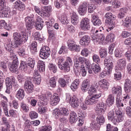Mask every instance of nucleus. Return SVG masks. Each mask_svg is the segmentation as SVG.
<instances>
[{
    "instance_id": "nucleus-32",
    "label": "nucleus",
    "mask_w": 131,
    "mask_h": 131,
    "mask_svg": "<svg viewBox=\"0 0 131 131\" xmlns=\"http://www.w3.org/2000/svg\"><path fill=\"white\" fill-rule=\"evenodd\" d=\"M70 104H71L73 108H77V107L79 106V104H80V102H79V100L78 99V98H77V97L75 96V95H74L73 96H72V100H71Z\"/></svg>"
},
{
    "instance_id": "nucleus-57",
    "label": "nucleus",
    "mask_w": 131,
    "mask_h": 131,
    "mask_svg": "<svg viewBox=\"0 0 131 131\" xmlns=\"http://www.w3.org/2000/svg\"><path fill=\"white\" fill-rule=\"evenodd\" d=\"M33 37L34 40H37L40 43L43 40V38L40 37V34L38 32H36L34 34Z\"/></svg>"
},
{
    "instance_id": "nucleus-23",
    "label": "nucleus",
    "mask_w": 131,
    "mask_h": 131,
    "mask_svg": "<svg viewBox=\"0 0 131 131\" xmlns=\"http://www.w3.org/2000/svg\"><path fill=\"white\" fill-rule=\"evenodd\" d=\"M2 98L5 100V101L3 100L1 103V105L3 108V110L6 116H7V117H10V115H9V112L8 111V103L7 102L8 101V98H7V97L5 96H3Z\"/></svg>"
},
{
    "instance_id": "nucleus-49",
    "label": "nucleus",
    "mask_w": 131,
    "mask_h": 131,
    "mask_svg": "<svg viewBox=\"0 0 131 131\" xmlns=\"http://www.w3.org/2000/svg\"><path fill=\"white\" fill-rule=\"evenodd\" d=\"M49 85L51 88H56V85H57V77L54 76L50 78L49 80Z\"/></svg>"
},
{
    "instance_id": "nucleus-11",
    "label": "nucleus",
    "mask_w": 131,
    "mask_h": 131,
    "mask_svg": "<svg viewBox=\"0 0 131 131\" xmlns=\"http://www.w3.org/2000/svg\"><path fill=\"white\" fill-rule=\"evenodd\" d=\"M90 19L85 17L82 18L81 19L80 24V28L81 30L83 31H89L91 29L92 26L91 25V22Z\"/></svg>"
},
{
    "instance_id": "nucleus-14",
    "label": "nucleus",
    "mask_w": 131,
    "mask_h": 131,
    "mask_svg": "<svg viewBox=\"0 0 131 131\" xmlns=\"http://www.w3.org/2000/svg\"><path fill=\"white\" fill-rule=\"evenodd\" d=\"M70 110L68 107H61L59 108H55L53 111L52 114H59L62 116H69L70 114Z\"/></svg>"
},
{
    "instance_id": "nucleus-51",
    "label": "nucleus",
    "mask_w": 131,
    "mask_h": 131,
    "mask_svg": "<svg viewBox=\"0 0 131 131\" xmlns=\"http://www.w3.org/2000/svg\"><path fill=\"white\" fill-rule=\"evenodd\" d=\"M68 53V48L66 46H62L58 51L59 55H66Z\"/></svg>"
},
{
    "instance_id": "nucleus-36",
    "label": "nucleus",
    "mask_w": 131,
    "mask_h": 131,
    "mask_svg": "<svg viewBox=\"0 0 131 131\" xmlns=\"http://www.w3.org/2000/svg\"><path fill=\"white\" fill-rule=\"evenodd\" d=\"M115 99L114 98V95L113 94H110L107 96V98L106 100V105L108 107H111L114 104V101Z\"/></svg>"
},
{
    "instance_id": "nucleus-2",
    "label": "nucleus",
    "mask_w": 131,
    "mask_h": 131,
    "mask_svg": "<svg viewBox=\"0 0 131 131\" xmlns=\"http://www.w3.org/2000/svg\"><path fill=\"white\" fill-rule=\"evenodd\" d=\"M25 21L26 22V27L28 30H31L33 28V26L35 25V28L37 30H41L43 28L45 22L43 19L39 16L36 19L34 14L31 13L25 17Z\"/></svg>"
},
{
    "instance_id": "nucleus-10",
    "label": "nucleus",
    "mask_w": 131,
    "mask_h": 131,
    "mask_svg": "<svg viewBox=\"0 0 131 131\" xmlns=\"http://www.w3.org/2000/svg\"><path fill=\"white\" fill-rule=\"evenodd\" d=\"M94 35L91 37V40L93 41L94 45H98L100 40L103 41L105 40V35L99 32L98 30L94 33Z\"/></svg>"
},
{
    "instance_id": "nucleus-30",
    "label": "nucleus",
    "mask_w": 131,
    "mask_h": 131,
    "mask_svg": "<svg viewBox=\"0 0 131 131\" xmlns=\"http://www.w3.org/2000/svg\"><path fill=\"white\" fill-rule=\"evenodd\" d=\"M124 92L126 94H129L131 92V80L126 79L124 83Z\"/></svg>"
},
{
    "instance_id": "nucleus-12",
    "label": "nucleus",
    "mask_w": 131,
    "mask_h": 131,
    "mask_svg": "<svg viewBox=\"0 0 131 131\" xmlns=\"http://www.w3.org/2000/svg\"><path fill=\"white\" fill-rule=\"evenodd\" d=\"M30 78H27L24 84V90L28 95H31L34 92V86Z\"/></svg>"
},
{
    "instance_id": "nucleus-41",
    "label": "nucleus",
    "mask_w": 131,
    "mask_h": 131,
    "mask_svg": "<svg viewBox=\"0 0 131 131\" xmlns=\"http://www.w3.org/2000/svg\"><path fill=\"white\" fill-rule=\"evenodd\" d=\"M119 69L121 70L126 66V59L125 58L120 59L118 60Z\"/></svg>"
},
{
    "instance_id": "nucleus-22",
    "label": "nucleus",
    "mask_w": 131,
    "mask_h": 131,
    "mask_svg": "<svg viewBox=\"0 0 131 131\" xmlns=\"http://www.w3.org/2000/svg\"><path fill=\"white\" fill-rule=\"evenodd\" d=\"M59 102H60V95L57 93L53 94L51 98L50 105L51 106H57L59 104Z\"/></svg>"
},
{
    "instance_id": "nucleus-28",
    "label": "nucleus",
    "mask_w": 131,
    "mask_h": 131,
    "mask_svg": "<svg viewBox=\"0 0 131 131\" xmlns=\"http://www.w3.org/2000/svg\"><path fill=\"white\" fill-rule=\"evenodd\" d=\"M16 83V79L14 76H11L10 77H7L6 79V86H9V88H13V85Z\"/></svg>"
},
{
    "instance_id": "nucleus-42",
    "label": "nucleus",
    "mask_w": 131,
    "mask_h": 131,
    "mask_svg": "<svg viewBox=\"0 0 131 131\" xmlns=\"http://www.w3.org/2000/svg\"><path fill=\"white\" fill-rule=\"evenodd\" d=\"M37 52V42L36 41H33L31 44V53L34 55Z\"/></svg>"
},
{
    "instance_id": "nucleus-24",
    "label": "nucleus",
    "mask_w": 131,
    "mask_h": 131,
    "mask_svg": "<svg viewBox=\"0 0 131 131\" xmlns=\"http://www.w3.org/2000/svg\"><path fill=\"white\" fill-rule=\"evenodd\" d=\"M91 22L93 23L94 26H100L102 23L101 19L99 18V16L96 13H94L91 15Z\"/></svg>"
},
{
    "instance_id": "nucleus-48",
    "label": "nucleus",
    "mask_w": 131,
    "mask_h": 131,
    "mask_svg": "<svg viewBox=\"0 0 131 131\" xmlns=\"http://www.w3.org/2000/svg\"><path fill=\"white\" fill-rule=\"evenodd\" d=\"M51 12H52V6H50L44 7L42 11V13L46 14V15L42 16V17L43 18H45V17H47V16H48V14H49V13H51Z\"/></svg>"
},
{
    "instance_id": "nucleus-31",
    "label": "nucleus",
    "mask_w": 131,
    "mask_h": 131,
    "mask_svg": "<svg viewBox=\"0 0 131 131\" xmlns=\"http://www.w3.org/2000/svg\"><path fill=\"white\" fill-rule=\"evenodd\" d=\"M91 82L89 79H85L82 82L81 89L82 92H88V89L90 87Z\"/></svg>"
},
{
    "instance_id": "nucleus-4",
    "label": "nucleus",
    "mask_w": 131,
    "mask_h": 131,
    "mask_svg": "<svg viewBox=\"0 0 131 131\" xmlns=\"http://www.w3.org/2000/svg\"><path fill=\"white\" fill-rule=\"evenodd\" d=\"M7 52L9 53L10 60H13L12 62L8 63V67L12 73H16V74H17L19 72L18 71V66H19V60H18V57L14 51Z\"/></svg>"
},
{
    "instance_id": "nucleus-35",
    "label": "nucleus",
    "mask_w": 131,
    "mask_h": 131,
    "mask_svg": "<svg viewBox=\"0 0 131 131\" xmlns=\"http://www.w3.org/2000/svg\"><path fill=\"white\" fill-rule=\"evenodd\" d=\"M15 97L18 100L21 101L24 99V97H25V92H24V90L22 89H19L16 92Z\"/></svg>"
},
{
    "instance_id": "nucleus-40",
    "label": "nucleus",
    "mask_w": 131,
    "mask_h": 131,
    "mask_svg": "<svg viewBox=\"0 0 131 131\" xmlns=\"http://www.w3.org/2000/svg\"><path fill=\"white\" fill-rule=\"evenodd\" d=\"M80 82L79 79H75L71 84L70 88L73 92H75L78 89V85Z\"/></svg>"
},
{
    "instance_id": "nucleus-39",
    "label": "nucleus",
    "mask_w": 131,
    "mask_h": 131,
    "mask_svg": "<svg viewBox=\"0 0 131 131\" xmlns=\"http://www.w3.org/2000/svg\"><path fill=\"white\" fill-rule=\"evenodd\" d=\"M14 49H17V54L19 55V57H25L26 55V49L23 46L21 47V45Z\"/></svg>"
},
{
    "instance_id": "nucleus-61",
    "label": "nucleus",
    "mask_w": 131,
    "mask_h": 131,
    "mask_svg": "<svg viewBox=\"0 0 131 131\" xmlns=\"http://www.w3.org/2000/svg\"><path fill=\"white\" fill-rule=\"evenodd\" d=\"M123 53V51L122 50L117 49H116L115 51V56L116 58H118V59H119L120 58H121L122 57V53Z\"/></svg>"
},
{
    "instance_id": "nucleus-19",
    "label": "nucleus",
    "mask_w": 131,
    "mask_h": 131,
    "mask_svg": "<svg viewBox=\"0 0 131 131\" xmlns=\"http://www.w3.org/2000/svg\"><path fill=\"white\" fill-rule=\"evenodd\" d=\"M105 107V104L103 102H99L96 105L95 107V113L104 114L107 108Z\"/></svg>"
},
{
    "instance_id": "nucleus-53",
    "label": "nucleus",
    "mask_w": 131,
    "mask_h": 131,
    "mask_svg": "<svg viewBox=\"0 0 131 131\" xmlns=\"http://www.w3.org/2000/svg\"><path fill=\"white\" fill-rule=\"evenodd\" d=\"M115 39V35L113 33L108 34L106 37V40L108 42H113Z\"/></svg>"
},
{
    "instance_id": "nucleus-15",
    "label": "nucleus",
    "mask_w": 131,
    "mask_h": 131,
    "mask_svg": "<svg viewBox=\"0 0 131 131\" xmlns=\"http://www.w3.org/2000/svg\"><path fill=\"white\" fill-rule=\"evenodd\" d=\"M51 55V49L48 46L43 47L39 51V56L41 59H48Z\"/></svg>"
},
{
    "instance_id": "nucleus-46",
    "label": "nucleus",
    "mask_w": 131,
    "mask_h": 131,
    "mask_svg": "<svg viewBox=\"0 0 131 131\" xmlns=\"http://www.w3.org/2000/svg\"><path fill=\"white\" fill-rule=\"evenodd\" d=\"M0 27L2 29H3V28H4V29L8 31H10L11 29L10 25L7 24L5 20H1L0 21Z\"/></svg>"
},
{
    "instance_id": "nucleus-52",
    "label": "nucleus",
    "mask_w": 131,
    "mask_h": 131,
    "mask_svg": "<svg viewBox=\"0 0 131 131\" xmlns=\"http://www.w3.org/2000/svg\"><path fill=\"white\" fill-rule=\"evenodd\" d=\"M48 32L49 33V39H50V40H52V41H55V40H56V37H55V30H48Z\"/></svg>"
},
{
    "instance_id": "nucleus-56",
    "label": "nucleus",
    "mask_w": 131,
    "mask_h": 131,
    "mask_svg": "<svg viewBox=\"0 0 131 131\" xmlns=\"http://www.w3.org/2000/svg\"><path fill=\"white\" fill-rule=\"evenodd\" d=\"M8 0H0V13L3 12L5 9L8 8L6 3Z\"/></svg>"
},
{
    "instance_id": "nucleus-27",
    "label": "nucleus",
    "mask_w": 131,
    "mask_h": 131,
    "mask_svg": "<svg viewBox=\"0 0 131 131\" xmlns=\"http://www.w3.org/2000/svg\"><path fill=\"white\" fill-rule=\"evenodd\" d=\"M112 93L113 95H116L117 98H119L122 94V88L120 86H114L112 89Z\"/></svg>"
},
{
    "instance_id": "nucleus-18",
    "label": "nucleus",
    "mask_w": 131,
    "mask_h": 131,
    "mask_svg": "<svg viewBox=\"0 0 131 131\" xmlns=\"http://www.w3.org/2000/svg\"><path fill=\"white\" fill-rule=\"evenodd\" d=\"M88 70V72L90 74H92L93 72L94 73H99V72H100L101 71V67H100V65L99 63L95 64L93 63L92 64L90 63V68L86 69Z\"/></svg>"
},
{
    "instance_id": "nucleus-54",
    "label": "nucleus",
    "mask_w": 131,
    "mask_h": 131,
    "mask_svg": "<svg viewBox=\"0 0 131 131\" xmlns=\"http://www.w3.org/2000/svg\"><path fill=\"white\" fill-rule=\"evenodd\" d=\"M49 69L50 70L51 72L53 73H56L57 71H58V68H57V66L53 63H50L48 66Z\"/></svg>"
},
{
    "instance_id": "nucleus-58",
    "label": "nucleus",
    "mask_w": 131,
    "mask_h": 131,
    "mask_svg": "<svg viewBox=\"0 0 131 131\" xmlns=\"http://www.w3.org/2000/svg\"><path fill=\"white\" fill-rule=\"evenodd\" d=\"M34 10L35 13H37V14H38L39 16H41V17H42V16H45L47 15V14L42 13V10H41V9L40 8V7L38 6H34Z\"/></svg>"
},
{
    "instance_id": "nucleus-16",
    "label": "nucleus",
    "mask_w": 131,
    "mask_h": 131,
    "mask_svg": "<svg viewBox=\"0 0 131 131\" xmlns=\"http://www.w3.org/2000/svg\"><path fill=\"white\" fill-rule=\"evenodd\" d=\"M88 6L89 3L86 2H83L80 3L78 8V12L80 16H84V15L86 14Z\"/></svg>"
},
{
    "instance_id": "nucleus-20",
    "label": "nucleus",
    "mask_w": 131,
    "mask_h": 131,
    "mask_svg": "<svg viewBox=\"0 0 131 131\" xmlns=\"http://www.w3.org/2000/svg\"><path fill=\"white\" fill-rule=\"evenodd\" d=\"M98 54L99 57L101 59H104V63H105V60L106 59H108L110 61H112V60H111L109 57L107 56L108 55V52L107 51V49L105 48H101L98 51Z\"/></svg>"
},
{
    "instance_id": "nucleus-1",
    "label": "nucleus",
    "mask_w": 131,
    "mask_h": 131,
    "mask_svg": "<svg viewBox=\"0 0 131 131\" xmlns=\"http://www.w3.org/2000/svg\"><path fill=\"white\" fill-rule=\"evenodd\" d=\"M28 40V35L24 31L16 32L12 34V41L8 40L5 46L6 51L9 52H14V49L19 48L22 46L23 42L25 43Z\"/></svg>"
},
{
    "instance_id": "nucleus-5",
    "label": "nucleus",
    "mask_w": 131,
    "mask_h": 131,
    "mask_svg": "<svg viewBox=\"0 0 131 131\" xmlns=\"http://www.w3.org/2000/svg\"><path fill=\"white\" fill-rule=\"evenodd\" d=\"M57 64L58 68L63 72H69L70 68L73 64V61L70 57H67L66 60L61 57L58 59Z\"/></svg>"
},
{
    "instance_id": "nucleus-38",
    "label": "nucleus",
    "mask_w": 131,
    "mask_h": 131,
    "mask_svg": "<svg viewBox=\"0 0 131 131\" xmlns=\"http://www.w3.org/2000/svg\"><path fill=\"white\" fill-rule=\"evenodd\" d=\"M90 127L92 130H99L101 126L100 124H98L96 121L93 120L91 121V123H90Z\"/></svg>"
},
{
    "instance_id": "nucleus-50",
    "label": "nucleus",
    "mask_w": 131,
    "mask_h": 131,
    "mask_svg": "<svg viewBox=\"0 0 131 131\" xmlns=\"http://www.w3.org/2000/svg\"><path fill=\"white\" fill-rule=\"evenodd\" d=\"M53 115L54 116L55 119L59 120V121L60 122H64L66 121V118L64 117L65 116H63L58 114H53Z\"/></svg>"
},
{
    "instance_id": "nucleus-9",
    "label": "nucleus",
    "mask_w": 131,
    "mask_h": 131,
    "mask_svg": "<svg viewBox=\"0 0 131 131\" xmlns=\"http://www.w3.org/2000/svg\"><path fill=\"white\" fill-rule=\"evenodd\" d=\"M102 94L99 93L95 95H89L85 100V103L87 105H94L99 102V98H101Z\"/></svg>"
},
{
    "instance_id": "nucleus-7",
    "label": "nucleus",
    "mask_w": 131,
    "mask_h": 131,
    "mask_svg": "<svg viewBox=\"0 0 131 131\" xmlns=\"http://www.w3.org/2000/svg\"><path fill=\"white\" fill-rule=\"evenodd\" d=\"M105 19V23L108 25V29L112 30L115 27V20L116 16L113 15L111 12H107L104 15Z\"/></svg>"
},
{
    "instance_id": "nucleus-21",
    "label": "nucleus",
    "mask_w": 131,
    "mask_h": 131,
    "mask_svg": "<svg viewBox=\"0 0 131 131\" xmlns=\"http://www.w3.org/2000/svg\"><path fill=\"white\" fill-rule=\"evenodd\" d=\"M14 9L20 12H23L25 10L26 6L24 3L21 2L20 0H17L13 5Z\"/></svg>"
},
{
    "instance_id": "nucleus-3",
    "label": "nucleus",
    "mask_w": 131,
    "mask_h": 131,
    "mask_svg": "<svg viewBox=\"0 0 131 131\" xmlns=\"http://www.w3.org/2000/svg\"><path fill=\"white\" fill-rule=\"evenodd\" d=\"M107 119L114 124H117L118 122H121L124 120V113L120 110L117 111L112 110L108 113Z\"/></svg>"
},
{
    "instance_id": "nucleus-55",
    "label": "nucleus",
    "mask_w": 131,
    "mask_h": 131,
    "mask_svg": "<svg viewBox=\"0 0 131 131\" xmlns=\"http://www.w3.org/2000/svg\"><path fill=\"white\" fill-rule=\"evenodd\" d=\"M59 86L60 88H66L67 86V84L68 83L64 79L62 78H60L58 80Z\"/></svg>"
},
{
    "instance_id": "nucleus-62",
    "label": "nucleus",
    "mask_w": 131,
    "mask_h": 131,
    "mask_svg": "<svg viewBox=\"0 0 131 131\" xmlns=\"http://www.w3.org/2000/svg\"><path fill=\"white\" fill-rule=\"evenodd\" d=\"M20 108L24 112H28V111H29L28 105L24 102H21Z\"/></svg>"
},
{
    "instance_id": "nucleus-8",
    "label": "nucleus",
    "mask_w": 131,
    "mask_h": 131,
    "mask_svg": "<svg viewBox=\"0 0 131 131\" xmlns=\"http://www.w3.org/2000/svg\"><path fill=\"white\" fill-rule=\"evenodd\" d=\"M85 64L86 68H91V62H89V60L84 57H79L76 58L74 60V65L76 68H80V67H83L84 66L83 64Z\"/></svg>"
},
{
    "instance_id": "nucleus-25",
    "label": "nucleus",
    "mask_w": 131,
    "mask_h": 131,
    "mask_svg": "<svg viewBox=\"0 0 131 131\" xmlns=\"http://www.w3.org/2000/svg\"><path fill=\"white\" fill-rule=\"evenodd\" d=\"M91 37L90 36L86 35L82 37L80 40V44L83 47H88L91 42Z\"/></svg>"
},
{
    "instance_id": "nucleus-45",
    "label": "nucleus",
    "mask_w": 131,
    "mask_h": 131,
    "mask_svg": "<svg viewBox=\"0 0 131 131\" xmlns=\"http://www.w3.org/2000/svg\"><path fill=\"white\" fill-rule=\"evenodd\" d=\"M37 68L40 72H43L46 70V64L45 62L39 60L37 62Z\"/></svg>"
},
{
    "instance_id": "nucleus-47",
    "label": "nucleus",
    "mask_w": 131,
    "mask_h": 131,
    "mask_svg": "<svg viewBox=\"0 0 131 131\" xmlns=\"http://www.w3.org/2000/svg\"><path fill=\"white\" fill-rule=\"evenodd\" d=\"M27 78H30L31 79V82L33 81V83L37 84V85H39L40 82H41V77H33L32 78L28 77Z\"/></svg>"
},
{
    "instance_id": "nucleus-33",
    "label": "nucleus",
    "mask_w": 131,
    "mask_h": 131,
    "mask_svg": "<svg viewBox=\"0 0 131 131\" xmlns=\"http://www.w3.org/2000/svg\"><path fill=\"white\" fill-rule=\"evenodd\" d=\"M28 69L33 70L34 66L35 65V59L33 58L29 57L27 61Z\"/></svg>"
},
{
    "instance_id": "nucleus-29",
    "label": "nucleus",
    "mask_w": 131,
    "mask_h": 131,
    "mask_svg": "<svg viewBox=\"0 0 131 131\" xmlns=\"http://www.w3.org/2000/svg\"><path fill=\"white\" fill-rule=\"evenodd\" d=\"M96 120H95L99 125H103L105 123V117L103 116L104 114L96 113Z\"/></svg>"
},
{
    "instance_id": "nucleus-34",
    "label": "nucleus",
    "mask_w": 131,
    "mask_h": 131,
    "mask_svg": "<svg viewBox=\"0 0 131 131\" xmlns=\"http://www.w3.org/2000/svg\"><path fill=\"white\" fill-rule=\"evenodd\" d=\"M99 85L100 86V88L104 90V91H107L108 90V86H109V82L106 79L101 80L98 82Z\"/></svg>"
},
{
    "instance_id": "nucleus-37",
    "label": "nucleus",
    "mask_w": 131,
    "mask_h": 131,
    "mask_svg": "<svg viewBox=\"0 0 131 131\" xmlns=\"http://www.w3.org/2000/svg\"><path fill=\"white\" fill-rule=\"evenodd\" d=\"M71 23L74 25H77V23H78V21L79 20V17L76 13L72 12L71 13Z\"/></svg>"
},
{
    "instance_id": "nucleus-60",
    "label": "nucleus",
    "mask_w": 131,
    "mask_h": 131,
    "mask_svg": "<svg viewBox=\"0 0 131 131\" xmlns=\"http://www.w3.org/2000/svg\"><path fill=\"white\" fill-rule=\"evenodd\" d=\"M59 20L60 23H61V24H63L64 25H66L69 23V20H67V16H66V15H62L59 18Z\"/></svg>"
},
{
    "instance_id": "nucleus-44",
    "label": "nucleus",
    "mask_w": 131,
    "mask_h": 131,
    "mask_svg": "<svg viewBox=\"0 0 131 131\" xmlns=\"http://www.w3.org/2000/svg\"><path fill=\"white\" fill-rule=\"evenodd\" d=\"M19 69V70H23V71H27V70H29L27 61L21 60Z\"/></svg>"
},
{
    "instance_id": "nucleus-6",
    "label": "nucleus",
    "mask_w": 131,
    "mask_h": 131,
    "mask_svg": "<svg viewBox=\"0 0 131 131\" xmlns=\"http://www.w3.org/2000/svg\"><path fill=\"white\" fill-rule=\"evenodd\" d=\"M104 65L103 71L100 74L102 77H105L106 75H110L111 72H112V69H113V62L109 60V59H106L104 60Z\"/></svg>"
},
{
    "instance_id": "nucleus-13",
    "label": "nucleus",
    "mask_w": 131,
    "mask_h": 131,
    "mask_svg": "<svg viewBox=\"0 0 131 131\" xmlns=\"http://www.w3.org/2000/svg\"><path fill=\"white\" fill-rule=\"evenodd\" d=\"M17 11L15 10L11 11V8L8 7L3 12H0V18H11L13 15H16Z\"/></svg>"
},
{
    "instance_id": "nucleus-64",
    "label": "nucleus",
    "mask_w": 131,
    "mask_h": 131,
    "mask_svg": "<svg viewBox=\"0 0 131 131\" xmlns=\"http://www.w3.org/2000/svg\"><path fill=\"white\" fill-rule=\"evenodd\" d=\"M39 131H52V126L47 125L45 126H42L39 130Z\"/></svg>"
},
{
    "instance_id": "nucleus-17",
    "label": "nucleus",
    "mask_w": 131,
    "mask_h": 131,
    "mask_svg": "<svg viewBox=\"0 0 131 131\" xmlns=\"http://www.w3.org/2000/svg\"><path fill=\"white\" fill-rule=\"evenodd\" d=\"M68 47L71 52H79L80 51V47L77 45L75 41L73 40H69L67 42Z\"/></svg>"
},
{
    "instance_id": "nucleus-59",
    "label": "nucleus",
    "mask_w": 131,
    "mask_h": 131,
    "mask_svg": "<svg viewBox=\"0 0 131 131\" xmlns=\"http://www.w3.org/2000/svg\"><path fill=\"white\" fill-rule=\"evenodd\" d=\"M124 56L129 62H131V46L127 48V51L125 52Z\"/></svg>"
},
{
    "instance_id": "nucleus-26",
    "label": "nucleus",
    "mask_w": 131,
    "mask_h": 131,
    "mask_svg": "<svg viewBox=\"0 0 131 131\" xmlns=\"http://www.w3.org/2000/svg\"><path fill=\"white\" fill-rule=\"evenodd\" d=\"M69 115V122L71 124L76 123V121L78 120L77 114L74 111H71Z\"/></svg>"
},
{
    "instance_id": "nucleus-63",
    "label": "nucleus",
    "mask_w": 131,
    "mask_h": 131,
    "mask_svg": "<svg viewBox=\"0 0 131 131\" xmlns=\"http://www.w3.org/2000/svg\"><path fill=\"white\" fill-rule=\"evenodd\" d=\"M0 68L2 69L4 72H7L8 71V67L5 61L0 62Z\"/></svg>"
},
{
    "instance_id": "nucleus-43",
    "label": "nucleus",
    "mask_w": 131,
    "mask_h": 131,
    "mask_svg": "<svg viewBox=\"0 0 131 131\" xmlns=\"http://www.w3.org/2000/svg\"><path fill=\"white\" fill-rule=\"evenodd\" d=\"M97 89H98V86L92 85V86H90L88 89V94H89V96L96 95V94H95V93H97Z\"/></svg>"
}]
</instances>
